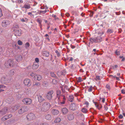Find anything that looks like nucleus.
<instances>
[{
  "instance_id": "f257e3e1",
  "label": "nucleus",
  "mask_w": 125,
  "mask_h": 125,
  "mask_svg": "<svg viewBox=\"0 0 125 125\" xmlns=\"http://www.w3.org/2000/svg\"><path fill=\"white\" fill-rule=\"evenodd\" d=\"M51 105L48 102H45L41 106V111L44 112L48 111L50 108Z\"/></svg>"
},
{
  "instance_id": "f03ea898",
  "label": "nucleus",
  "mask_w": 125,
  "mask_h": 125,
  "mask_svg": "<svg viewBox=\"0 0 125 125\" xmlns=\"http://www.w3.org/2000/svg\"><path fill=\"white\" fill-rule=\"evenodd\" d=\"M12 80V77L10 76H8L2 78L1 82L2 84L9 83L11 82Z\"/></svg>"
},
{
  "instance_id": "7ed1b4c3",
  "label": "nucleus",
  "mask_w": 125,
  "mask_h": 125,
  "mask_svg": "<svg viewBox=\"0 0 125 125\" xmlns=\"http://www.w3.org/2000/svg\"><path fill=\"white\" fill-rule=\"evenodd\" d=\"M15 62L13 60H9L5 62L4 64L5 67L6 68H10L13 67L15 65Z\"/></svg>"
},
{
  "instance_id": "20e7f679",
  "label": "nucleus",
  "mask_w": 125,
  "mask_h": 125,
  "mask_svg": "<svg viewBox=\"0 0 125 125\" xmlns=\"http://www.w3.org/2000/svg\"><path fill=\"white\" fill-rule=\"evenodd\" d=\"M28 107L25 106H23L21 107V109L18 111L19 114H22L25 112L28 111Z\"/></svg>"
},
{
  "instance_id": "39448f33",
  "label": "nucleus",
  "mask_w": 125,
  "mask_h": 125,
  "mask_svg": "<svg viewBox=\"0 0 125 125\" xmlns=\"http://www.w3.org/2000/svg\"><path fill=\"white\" fill-rule=\"evenodd\" d=\"M61 92L60 90H58L57 91V95L55 99V101L56 103H59L60 100V96H61Z\"/></svg>"
},
{
  "instance_id": "423d86ee",
  "label": "nucleus",
  "mask_w": 125,
  "mask_h": 125,
  "mask_svg": "<svg viewBox=\"0 0 125 125\" xmlns=\"http://www.w3.org/2000/svg\"><path fill=\"white\" fill-rule=\"evenodd\" d=\"M22 102L24 104L30 105L31 103L32 100L29 98H25L23 99Z\"/></svg>"
},
{
  "instance_id": "0eeeda50",
  "label": "nucleus",
  "mask_w": 125,
  "mask_h": 125,
  "mask_svg": "<svg viewBox=\"0 0 125 125\" xmlns=\"http://www.w3.org/2000/svg\"><path fill=\"white\" fill-rule=\"evenodd\" d=\"M9 111L8 108L7 107H5L0 110V116H3Z\"/></svg>"
},
{
  "instance_id": "6e6552de",
  "label": "nucleus",
  "mask_w": 125,
  "mask_h": 125,
  "mask_svg": "<svg viewBox=\"0 0 125 125\" xmlns=\"http://www.w3.org/2000/svg\"><path fill=\"white\" fill-rule=\"evenodd\" d=\"M34 115L32 113H30L28 114L26 116L27 120L28 121L33 120L35 118Z\"/></svg>"
},
{
  "instance_id": "1a4fd4ad",
  "label": "nucleus",
  "mask_w": 125,
  "mask_h": 125,
  "mask_svg": "<svg viewBox=\"0 0 125 125\" xmlns=\"http://www.w3.org/2000/svg\"><path fill=\"white\" fill-rule=\"evenodd\" d=\"M53 91L51 90L49 91L47 94L46 96V98L49 100H51L53 97Z\"/></svg>"
},
{
  "instance_id": "9d476101",
  "label": "nucleus",
  "mask_w": 125,
  "mask_h": 125,
  "mask_svg": "<svg viewBox=\"0 0 125 125\" xmlns=\"http://www.w3.org/2000/svg\"><path fill=\"white\" fill-rule=\"evenodd\" d=\"M23 83L25 85L29 86L31 84V82L30 80L28 79H26L24 81Z\"/></svg>"
},
{
  "instance_id": "9b49d317",
  "label": "nucleus",
  "mask_w": 125,
  "mask_h": 125,
  "mask_svg": "<svg viewBox=\"0 0 125 125\" xmlns=\"http://www.w3.org/2000/svg\"><path fill=\"white\" fill-rule=\"evenodd\" d=\"M10 24L9 21H4L2 23V26L4 27H7V26L9 25Z\"/></svg>"
},
{
  "instance_id": "f8f14e48",
  "label": "nucleus",
  "mask_w": 125,
  "mask_h": 125,
  "mask_svg": "<svg viewBox=\"0 0 125 125\" xmlns=\"http://www.w3.org/2000/svg\"><path fill=\"white\" fill-rule=\"evenodd\" d=\"M15 58L16 60L18 62L21 61L22 59V57L20 55H18L15 56Z\"/></svg>"
},
{
  "instance_id": "ddd939ff",
  "label": "nucleus",
  "mask_w": 125,
  "mask_h": 125,
  "mask_svg": "<svg viewBox=\"0 0 125 125\" xmlns=\"http://www.w3.org/2000/svg\"><path fill=\"white\" fill-rule=\"evenodd\" d=\"M42 79V76L40 75H36L34 76V79L40 81Z\"/></svg>"
},
{
  "instance_id": "4468645a",
  "label": "nucleus",
  "mask_w": 125,
  "mask_h": 125,
  "mask_svg": "<svg viewBox=\"0 0 125 125\" xmlns=\"http://www.w3.org/2000/svg\"><path fill=\"white\" fill-rule=\"evenodd\" d=\"M18 109V106L15 105L12 106L10 109V111L11 112H14Z\"/></svg>"
},
{
  "instance_id": "2eb2a0df",
  "label": "nucleus",
  "mask_w": 125,
  "mask_h": 125,
  "mask_svg": "<svg viewBox=\"0 0 125 125\" xmlns=\"http://www.w3.org/2000/svg\"><path fill=\"white\" fill-rule=\"evenodd\" d=\"M15 31V34L16 36H20L21 34V31L20 29H18Z\"/></svg>"
},
{
  "instance_id": "dca6fc26",
  "label": "nucleus",
  "mask_w": 125,
  "mask_h": 125,
  "mask_svg": "<svg viewBox=\"0 0 125 125\" xmlns=\"http://www.w3.org/2000/svg\"><path fill=\"white\" fill-rule=\"evenodd\" d=\"M38 101L40 103L42 102L44 100V99L42 95H40L38 96Z\"/></svg>"
},
{
  "instance_id": "f3484780",
  "label": "nucleus",
  "mask_w": 125,
  "mask_h": 125,
  "mask_svg": "<svg viewBox=\"0 0 125 125\" xmlns=\"http://www.w3.org/2000/svg\"><path fill=\"white\" fill-rule=\"evenodd\" d=\"M52 113L53 115H56L59 114V112L57 110L53 109L52 111Z\"/></svg>"
},
{
  "instance_id": "a211bd4d",
  "label": "nucleus",
  "mask_w": 125,
  "mask_h": 125,
  "mask_svg": "<svg viewBox=\"0 0 125 125\" xmlns=\"http://www.w3.org/2000/svg\"><path fill=\"white\" fill-rule=\"evenodd\" d=\"M39 65L36 62H34L32 65V68L33 70H35L37 69Z\"/></svg>"
},
{
  "instance_id": "6ab92c4d",
  "label": "nucleus",
  "mask_w": 125,
  "mask_h": 125,
  "mask_svg": "<svg viewBox=\"0 0 125 125\" xmlns=\"http://www.w3.org/2000/svg\"><path fill=\"white\" fill-rule=\"evenodd\" d=\"M70 109L71 110H73L75 109V105L74 103H72L70 106Z\"/></svg>"
},
{
  "instance_id": "aec40b11",
  "label": "nucleus",
  "mask_w": 125,
  "mask_h": 125,
  "mask_svg": "<svg viewBox=\"0 0 125 125\" xmlns=\"http://www.w3.org/2000/svg\"><path fill=\"white\" fill-rule=\"evenodd\" d=\"M94 104L97 109L100 110L102 107V106L100 104H99L96 102H94Z\"/></svg>"
},
{
  "instance_id": "412c9836",
  "label": "nucleus",
  "mask_w": 125,
  "mask_h": 125,
  "mask_svg": "<svg viewBox=\"0 0 125 125\" xmlns=\"http://www.w3.org/2000/svg\"><path fill=\"white\" fill-rule=\"evenodd\" d=\"M19 27L18 25L17 24H14L13 25L12 29L14 31H15L18 30L19 29Z\"/></svg>"
},
{
  "instance_id": "4be33fe9",
  "label": "nucleus",
  "mask_w": 125,
  "mask_h": 125,
  "mask_svg": "<svg viewBox=\"0 0 125 125\" xmlns=\"http://www.w3.org/2000/svg\"><path fill=\"white\" fill-rule=\"evenodd\" d=\"M74 118V116L73 114H70L68 115V119L69 120H71Z\"/></svg>"
},
{
  "instance_id": "5701e85b",
  "label": "nucleus",
  "mask_w": 125,
  "mask_h": 125,
  "mask_svg": "<svg viewBox=\"0 0 125 125\" xmlns=\"http://www.w3.org/2000/svg\"><path fill=\"white\" fill-rule=\"evenodd\" d=\"M62 113L64 114H67L68 112V109L66 108H62Z\"/></svg>"
},
{
  "instance_id": "b1692460",
  "label": "nucleus",
  "mask_w": 125,
  "mask_h": 125,
  "mask_svg": "<svg viewBox=\"0 0 125 125\" xmlns=\"http://www.w3.org/2000/svg\"><path fill=\"white\" fill-rule=\"evenodd\" d=\"M41 85V84L38 82H35L33 84V86L35 87H38Z\"/></svg>"
},
{
  "instance_id": "393cba45",
  "label": "nucleus",
  "mask_w": 125,
  "mask_h": 125,
  "mask_svg": "<svg viewBox=\"0 0 125 125\" xmlns=\"http://www.w3.org/2000/svg\"><path fill=\"white\" fill-rule=\"evenodd\" d=\"M52 116L50 114H47L45 116V119L47 120H49L51 119Z\"/></svg>"
},
{
  "instance_id": "a878e982",
  "label": "nucleus",
  "mask_w": 125,
  "mask_h": 125,
  "mask_svg": "<svg viewBox=\"0 0 125 125\" xmlns=\"http://www.w3.org/2000/svg\"><path fill=\"white\" fill-rule=\"evenodd\" d=\"M73 98H74L73 95H71L69 96V97H68V100L69 101L72 102H73Z\"/></svg>"
},
{
  "instance_id": "bb28decb",
  "label": "nucleus",
  "mask_w": 125,
  "mask_h": 125,
  "mask_svg": "<svg viewBox=\"0 0 125 125\" xmlns=\"http://www.w3.org/2000/svg\"><path fill=\"white\" fill-rule=\"evenodd\" d=\"M61 119L60 118L57 117L55 118L54 120V122L55 123H59L61 122Z\"/></svg>"
},
{
  "instance_id": "cd10ccee",
  "label": "nucleus",
  "mask_w": 125,
  "mask_h": 125,
  "mask_svg": "<svg viewBox=\"0 0 125 125\" xmlns=\"http://www.w3.org/2000/svg\"><path fill=\"white\" fill-rule=\"evenodd\" d=\"M14 70H10L9 73V75L12 76L14 75Z\"/></svg>"
},
{
  "instance_id": "c85d7f7f",
  "label": "nucleus",
  "mask_w": 125,
  "mask_h": 125,
  "mask_svg": "<svg viewBox=\"0 0 125 125\" xmlns=\"http://www.w3.org/2000/svg\"><path fill=\"white\" fill-rule=\"evenodd\" d=\"M43 56L46 57H48L49 55V52L47 51H44L43 53Z\"/></svg>"
},
{
  "instance_id": "c756f323",
  "label": "nucleus",
  "mask_w": 125,
  "mask_h": 125,
  "mask_svg": "<svg viewBox=\"0 0 125 125\" xmlns=\"http://www.w3.org/2000/svg\"><path fill=\"white\" fill-rule=\"evenodd\" d=\"M6 115H5L2 117L1 118V120L2 121H4L8 119Z\"/></svg>"
},
{
  "instance_id": "7c9ffc66",
  "label": "nucleus",
  "mask_w": 125,
  "mask_h": 125,
  "mask_svg": "<svg viewBox=\"0 0 125 125\" xmlns=\"http://www.w3.org/2000/svg\"><path fill=\"white\" fill-rule=\"evenodd\" d=\"M31 7L29 5L25 4L24 5V7H22V8H24L26 9H29Z\"/></svg>"
},
{
  "instance_id": "2f4dec72",
  "label": "nucleus",
  "mask_w": 125,
  "mask_h": 125,
  "mask_svg": "<svg viewBox=\"0 0 125 125\" xmlns=\"http://www.w3.org/2000/svg\"><path fill=\"white\" fill-rule=\"evenodd\" d=\"M50 75L52 77H54L55 78H56L57 77L55 76V75L54 72H51L50 73Z\"/></svg>"
},
{
  "instance_id": "473e14b6",
  "label": "nucleus",
  "mask_w": 125,
  "mask_h": 125,
  "mask_svg": "<svg viewBox=\"0 0 125 125\" xmlns=\"http://www.w3.org/2000/svg\"><path fill=\"white\" fill-rule=\"evenodd\" d=\"M17 43L18 44L20 45H21L23 44L22 42L20 40L18 41Z\"/></svg>"
},
{
  "instance_id": "72a5a7b5",
  "label": "nucleus",
  "mask_w": 125,
  "mask_h": 125,
  "mask_svg": "<svg viewBox=\"0 0 125 125\" xmlns=\"http://www.w3.org/2000/svg\"><path fill=\"white\" fill-rule=\"evenodd\" d=\"M82 111L83 113H86L87 110L85 108H83L82 110Z\"/></svg>"
},
{
  "instance_id": "f704fd0d",
  "label": "nucleus",
  "mask_w": 125,
  "mask_h": 125,
  "mask_svg": "<svg viewBox=\"0 0 125 125\" xmlns=\"http://www.w3.org/2000/svg\"><path fill=\"white\" fill-rule=\"evenodd\" d=\"M90 42L89 43V45L91 44H93L94 42V40L93 39L91 38L90 40Z\"/></svg>"
},
{
  "instance_id": "c9c22d12",
  "label": "nucleus",
  "mask_w": 125,
  "mask_h": 125,
  "mask_svg": "<svg viewBox=\"0 0 125 125\" xmlns=\"http://www.w3.org/2000/svg\"><path fill=\"white\" fill-rule=\"evenodd\" d=\"M115 53L117 55H120V53L119 51H118L117 50H116L115 52Z\"/></svg>"
},
{
  "instance_id": "e433bc0d",
  "label": "nucleus",
  "mask_w": 125,
  "mask_h": 125,
  "mask_svg": "<svg viewBox=\"0 0 125 125\" xmlns=\"http://www.w3.org/2000/svg\"><path fill=\"white\" fill-rule=\"evenodd\" d=\"M107 32L110 33H112L113 32V30L111 29H109L107 30Z\"/></svg>"
},
{
  "instance_id": "4c0bfd02",
  "label": "nucleus",
  "mask_w": 125,
  "mask_h": 125,
  "mask_svg": "<svg viewBox=\"0 0 125 125\" xmlns=\"http://www.w3.org/2000/svg\"><path fill=\"white\" fill-rule=\"evenodd\" d=\"M37 21L38 22L39 24H41V23L42 21L41 20L39 19H37Z\"/></svg>"
},
{
  "instance_id": "58836bf2",
  "label": "nucleus",
  "mask_w": 125,
  "mask_h": 125,
  "mask_svg": "<svg viewBox=\"0 0 125 125\" xmlns=\"http://www.w3.org/2000/svg\"><path fill=\"white\" fill-rule=\"evenodd\" d=\"M8 119L11 117L12 116V115L11 114L6 115Z\"/></svg>"
},
{
  "instance_id": "ea45409f",
  "label": "nucleus",
  "mask_w": 125,
  "mask_h": 125,
  "mask_svg": "<svg viewBox=\"0 0 125 125\" xmlns=\"http://www.w3.org/2000/svg\"><path fill=\"white\" fill-rule=\"evenodd\" d=\"M16 97L18 99H19L21 97V94H18L17 95Z\"/></svg>"
},
{
  "instance_id": "a19ab883",
  "label": "nucleus",
  "mask_w": 125,
  "mask_h": 125,
  "mask_svg": "<svg viewBox=\"0 0 125 125\" xmlns=\"http://www.w3.org/2000/svg\"><path fill=\"white\" fill-rule=\"evenodd\" d=\"M3 52L2 49L1 48H0V55L3 54Z\"/></svg>"
},
{
  "instance_id": "79ce46f5",
  "label": "nucleus",
  "mask_w": 125,
  "mask_h": 125,
  "mask_svg": "<svg viewBox=\"0 0 125 125\" xmlns=\"http://www.w3.org/2000/svg\"><path fill=\"white\" fill-rule=\"evenodd\" d=\"M25 47L26 48H27L28 47H29L30 46V44L28 42H27L25 43Z\"/></svg>"
},
{
  "instance_id": "37998d69",
  "label": "nucleus",
  "mask_w": 125,
  "mask_h": 125,
  "mask_svg": "<svg viewBox=\"0 0 125 125\" xmlns=\"http://www.w3.org/2000/svg\"><path fill=\"white\" fill-rule=\"evenodd\" d=\"M104 33V32L103 31H101V32L98 33V34L99 36H101Z\"/></svg>"
},
{
  "instance_id": "c03bdc74",
  "label": "nucleus",
  "mask_w": 125,
  "mask_h": 125,
  "mask_svg": "<svg viewBox=\"0 0 125 125\" xmlns=\"http://www.w3.org/2000/svg\"><path fill=\"white\" fill-rule=\"evenodd\" d=\"M47 12V10H45L44 11H41L40 12V13H42L43 14H44L45 13H46Z\"/></svg>"
},
{
  "instance_id": "a18cd8bd",
  "label": "nucleus",
  "mask_w": 125,
  "mask_h": 125,
  "mask_svg": "<svg viewBox=\"0 0 125 125\" xmlns=\"http://www.w3.org/2000/svg\"><path fill=\"white\" fill-rule=\"evenodd\" d=\"M92 88H93V87H92V86H91L90 87V88H89L88 89V91L89 92H91L92 90Z\"/></svg>"
},
{
  "instance_id": "49530a36",
  "label": "nucleus",
  "mask_w": 125,
  "mask_h": 125,
  "mask_svg": "<svg viewBox=\"0 0 125 125\" xmlns=\"http://www.w3.org/2000/svg\"><path fill=\"white\" fill-rule=\"evenodd\" d=\"M82 79L81 77H79L78 78V80L77 81V82L79 83L82 81Z\"/></svg>"
},
{
  "instance_id": "de8ad7c7",
  "label": "nucleus",
  "mask_w": 125,
  "mask_h": 125,
  "mask_svg": "<svg viewBox=\"0 0 125 125\" xmlns=\"http://www.w3.org/2000/svg\"><path fill=\"white\" fill-rule=\"evenodd\" d=\"M100 77L99 76H96L95 78V80H100Z\"/></svg>"
},
{
  "instance_id": "09e8293b",
  "label": "nucleus",
  "mask_w": 125,
  "mask_h": 125,
  "mask_svg": "<svg viewBox=\"0 0 125 125\" xmlns=\"http://www.w3.org/2000/svg\"><path fill=\"white\" fill-rule=\"evenodd\" d=\"M113 69H114L115 68H116L118 67V66L117 65H115L113 66Z\"/></svg>"
},
{
  "instance_id": "8fccbe9b",
  "label": "nucleus",
  "mask_w": 125,
  "mask_h": 125,
  "mask_svg": "<svg viewBox=\"0 0 125 125\" xmlns=\"http://www.w3.org/2000/svg\"><path fill=\"white\" fill-rule=\"evenodd\" d=\"M106 88L108 90L110 89V85L109 84H107L106 86Z\"/></svg>"
},
{
  "instance_id": "3c124183",
  "label": "nucleus",
  "mask_w": 125,
  "mask_h": 125,
  "mask_svg": "<svg viewBox=\"0 0 125 125\" xmlns=\"http://www.w3.org/2000/svg\"><path fill=\"white\" fill-rule=\"evenodd\" d=\"M35 60L36 63L38 62H39V59L38 58H36L35 59Z\"/></svg>"
},
{
  "instance_id": "603ef678",
  "label": "nucleus",
  "mask_w": 125,
  "mask_h": 125,
  "mask_svg": "<svg viewBox=\"0 0 125 125\" xmlns=\"http://www.w3.org/2000/svg\"><path fill=\"white\" fill-rule=\"evenodd\" d=\"M30 75L31 76H32V77H34V76L35 75V74L33 73H32L30 74Z\"/></svg>"
},
{
  "instance_id": "864d4df0",
  "label": "nucleus",
  "mask_w": 125,
  "mask_h": 125,
  "mask_svg": "<svg viewBox=\"0 0 125 125\" xmlns=\"http://www.w3.org/2000/svg\"><path fill=\"white\" fill-rule=\"evenodd\" d=\"M5 86H4V85L3 84H0V88H5Z\"/></svg>"
},
{
  "instance_id": "5fc2aeb1",
  "label": "nucleus",
  "mask_w": 125,
  "mask_h": 125,
  "mask_svg": "<svg viewBox=\"0 0 125 125\" xmlns=\"http://www.w3.org/2000/svg\"><path fill=\"white\" fill-rule=\"evenodd\" d=\"M119 118L120 119H122L123 118V115H120L118 116Z\"/></svg>"
},
{
  "instance_id": "6e6d98bb",
  "label": "nucleus",
  "mask_w": 125,
  "mask_h": 125,
  "mask_svg": "<svg viewBox=\"0 0 125 125\" xmlns=\"http://www.w3.org/2000/svg\"><path fill=\"white\" fill-rule=\"evenodd\" d=\"M104 108L105 110L106 111L108 109V108L107 106L106 105H104Z\"/></svg>"
},
{
  "instance_id": "4d7b16f0",
  "label": "nucleus",
  "mask_w": 125,
  "mask_h": 125,
  "mask_svg": "<svg viewBox=\"0 0 125 125\" xmlns=\"http://www.w3.org/2000/svg\"><path fill=\"white\" fill-rule=\"evenodd\" d=\"M48 124L46 123H43L41 124L40 125H48Z\"/></svg>"
},
{
  "instance_id": "13d9d810",
  "label": "nucleus",
  "mask_w": 125,
  "mask_h": 125,
  "mask_svg": "<svg viewBox=\"0 0 125 125\" xmlns=\"http://www.w3.org/2000/svg\"><path fill=\"white\" fill-rule=\"evenodd\" d=\"M121 93L123 94H125V90L122 89L121 90Z\"/></svg>"
},
{
  "instance_id": "bf43d9fd",
  "label": "nucleus",
  "mask_w": 125,
  "mask_h": 125,
  "mask_svg": "<svg viewBox=\"0 0 125 125\" xmlns=\"http://www.w3.org/2000/svg\"><path fill=\"white\" fill-rule=\"evenodd\" d=\"M93 12H90L89 15L91 17L93 16Z\"/></svg>"
},
{
  "instance_id": "052dcab7",
  "label": "nucleus",
  "mask_w": 125,
  "mask_h": 125,
  "mask_svg": "<svg viewBox=\"0 0 125 125\" xmlns=\"http://www.w3.org/2000/svg\"><path fill=\"white\" fill-rule=\"evenodd\" d=\"M23 2L22 0H18V2L19 3H22Z\"/></svg>"
},
{
  "instance_id": "680f3d73",
  "label": "nucleus",
  "mask_w": 125,
  "mask_h": 125,
  "mask_svg": "<svg viewBox=\"0 0 125 125\" xmlns=\"http://www.w3.org/2000/svg\"><path fill=\"white\" fill-rule=\"evenodd\" d=\"M100 37H98L97 38H96V39L97 40L96 41L98 42L100 41Z\"/></svg>"
},
{
  "instance_id": "e2e57ef3",
  "label": "nucleus",
  "mask_w": 125,
  "mask_h": 125,
  "mask_svg": "<svg viewBox=\"0 0 125 125\" xmlns=\"http://www.w3.org/2000/svg\"><path fill=\"white\" fill-rule=\"evenodd\" d=\"M2 11L0 9V17H1L2 16Z\"/></svg>"
},
{
  "instance_id": "0e129e2a",
  "label": "nucleus",
  "mask_w": 125,
  "mask_h": 125,
  "mask_svg": "<svg viewBox=\"0 0 125 125\" xmlns=\"http://www.w3.org/2000/svg\"><path fill=\"white\" fill-rule=\"evenodd\" d=\"M105 99L104 98H103L102 99V101L103 103H104L105 102Z\"/></svg>"
},
{
  "instance_id": "69168bd1",
  "label": "nucleus",
  "mask_w": 125,
  "mask_h": 125,
  "mask_svg": "<svg viewBox=\"0 0 125 125\" xmlns=\"http://www.w3.org/2000/svg\"><path fill=\"white\" fill-rule=\"evenodd\" d=\"M66 15L67 17H69L70 16V14L68 13H67L66 14Z\"/></svg>"
},
{
  "instance_id": "338daca9",
  "label": "nucleus",
  "mask_w": 125,
  "mask_h": 125,
  "mask_svg": "<svg viewBox=\"0 0 125 125\" xmlns=\"http://www.w3.org/2000/svg\"><path fill=\"white\" fill-rule=\"evenodd\" d=\"M52 82L53 83H54V82H55V83H54V84H55V83H56V81L55 80H54V79L53 80Z\"/></svg>"
},
{
  "instance_id": "774afa93",
  "label": "nucleus",
  "mask_w": 125,
  "mask_h": 125,
  "mask_svg": "<svg viewBox=\"0 0 125 125\" xmlns=\"http://www.w3.org/2000/svg\"><path fill=\"white\" fill-rule=\"evenodd\" d=\"M62 96L63 97V100H65V101L66 100V99L65 98V97L64 96V95H62Z\"/></svg>"
}]
</instances>
